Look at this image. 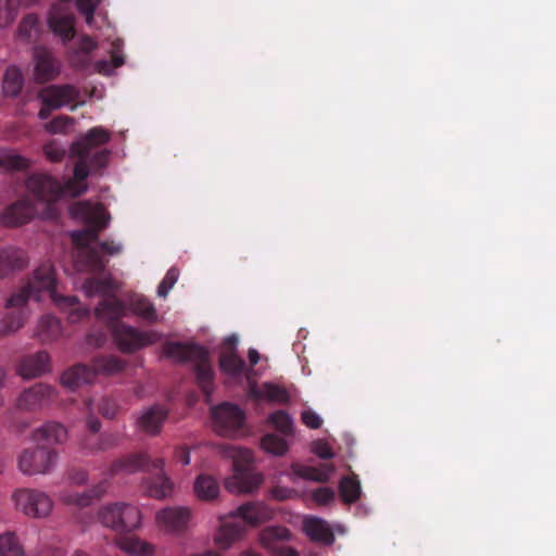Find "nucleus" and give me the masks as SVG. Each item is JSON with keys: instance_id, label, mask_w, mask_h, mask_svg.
I'll return each mask as SVG.
<instances>
[{"instance_id": "f257e3e1", "label": "nucleus", "mask_w": 556, "mask_h": 556, "mask_svg": "<svg viewBox=\"0 0 556 556\" xmlns=\"http://www.w3.org/2000/svg\"><path fill=\"white\" fill-rule=\"evenodd\" d=\"M55 269L50 262L38 266L31 278L16 293H13L7 308H13L0 320V338L14 333L22 328L28 318L26 304L30 298L41 300L42 293H47L55 306L72 324L78 323L89 316V308L85 307L77 296L62 295L56 292Z\"/></svg>"}, {"instance_id": "f03ea898", "label": "nucleus", "mask_w": 556, "mask_h": 556, "mask_svg": "<svg viewBox=\"0 0 556 556\" xmlns=\"http://www.w3.org/2000/svg\"><path fill=\"white\" fill-rule=\"evenodd\" d=\"M71 214L83 218L88 224L87 228L71 233L73 242L80 249L75 260L77 269L90 274H102L108 261L103 260L98 249L90 247V243L98 241L99 232L108 226L109 215L101 205L93 206L88 202L73 204Z\"/></svg>"}, {"instance_id": "7ed1b4c3", "label": "nucleus", "mask_w": 556, "mask_h": 556, "mask_svg": "<svg viewBox=\"0 0 556 556\" xmlns=\"http://www.w3.org/2000/svg\"><path fill=\"white\" fill-rule=\"evenodd\" d=\"M78 161L74 167V177L63 185L47 174H33L26 180L27 191L45 204L56 202L63 195L79 197L88 189L86 179L89 176V157L77 155Z\"/></svg>"}, {"instance_id": "20e7f679", "label": "nucleus", "mask_w": 556, "mask_h": 556, "mask_svg": "<svg viewBox=\"0 0 556 556\" xmlns=\"http://www.w3.org/2000/svg\"><path fill=\"white\" fill-rule=\"evenodd\" d=\"M164 460L162 458H152L147 453L131 454L112 463L110 467L111 475L132 473L144 470L150 473L144 479V489L149 496L162 500L169 496L173 492V483L163 472Z\"/></svg>"}, {"instance_id": "39448f33", "label": "nucleus", "mask_w": 556, "mask_h": 556, "mask_svg": "<svg viewBox=\"0 0 556 556\" xmlns=\"http://www.w3.org/2000/svg\"><path fill=\"white\" fill-rule=\"evenodd\" d=\"M163 354L179 363L191 362L199 388L210 399L213 392L214 371L208 351L197 343L165 342Z\"/></svg>"}, {"instance_id": "423d86ee", "label": "nucleus", "mask_w": 556, "mask_h": 556, "mask_svg": "<svg viewBox=\"0 0 556 556\" xmlns=\"http://www.w3.org/2000/svg\"><path fill=\"white\" fill-rule=\"evenodd\" d=\"M273 510L264 503H245L239 506L229 518L223 521L215 541L220 548H228L230 544L242 536L245 531V523L257 526L269 520Z\"/></svg>"}, {"instance_id": "0eeeda50", "label": "nucleus", "mask_w": 556, "mask_h": 556, "mask_svg": "<svg viewBox=\"0 0 556 556\" xmlns=\"http://www.w3.org/2000/svg\"><path fill=\"white\" fill-rule=\"evenodd\" d=\"M233 475L226 480V489L231 493H251L263 482V477L251 470L252 453L249 450L231 448Z\"/></svg>"}, {"instance_id": "6e6552de", "label": "nucleus", "mask_w": 556, "mask_h": 556, "mask_svg": "<svg viewBox=\"0 0 556 556\" xmlns=\"http://www.w3.org/2000/svg\"><path fill=\"white\" fill-rule=\"evenodd\" d=\"M58 452L46 445L25 447L17 455V468L25 476L48 475L58 463Z\"/></svg>"}, {"instance_id": "1a4fd4ad", "label": "nucleus", "mask_w": 556, "mask_h": 556, "mask_svg": "<svg viewBox=\"0 0 556 556\" xmlns=\"http://www.w3.org/2000/svg\"><path fill=\"white\" fill-rule=\"evenodd\" d=\"M111 333L118 350L127 354L135 353L162 339V334L155 330H139L125 323L116 324Z\"/></svg>"}, {"instance_id": "9d476101", "label": "nucleus", "mask_w": 556, "mask_h": 556, "mask_svg": "<svg viewBox=\"0 0 556 556\" xmlns=\"http://www.w3.org/2000/svg\"><path fill=\"white\" fill-rule=\"evenodd\" d=\"M99 520L108 528L118 531H132L140 526L141 514L137 506L114 503L99 510Z\"/></svg>"}, {"instance_id": "9b49d317", "label": "nucleus", "mask_w": 556, "mask_h": 556, "mask_svg": "<svg viewBox=\"0 0 556 556\" xmlns=\"http://www.w3.org/2000/svg\"><path fill=\"white\" fill-rule=\"evenodd\" d=\"M11 497L15 508L31 518H45L53 507V502L49 495L35 489H16Z\"/></svg>"}, {"instance_id": "f8f14e48", "label": "nucleus", "mask_w": 556, "mask_h": 556, "mask_svg": "<svg viewBox=\"0 0 556 556\" xmlns=\"http://www.w3.org/2000/svg\"><path fill=\"white\" fill-rule=\"evenodd\" d=\"M211 417L219 435H232L243 426L245 415L238 405L224 402L211 408Z\"/></svg>"}, {"instance_id": "ddd939ff", "label": "nucleus", "mask_w": 556, "mask_h": 556, "mask_svg": "<svg viewBox=\"0 0 556 556\" xmlns=\"http://www.w3.org/2000/svg\"><path fill=\"white\" fill-rule=\"evenodd\" d=\"M58 399L56 390L47 383H36L24 390L17 399V408L25 412H37L48 407Z\"/></svg>"}, {"instance_id": "4468645a", "label": "nucleus", "mask_w": 556, "mask_h": 556, "mask_svg": "<svg viewBox=\"0 0 556 556\" xmlns=\"http://www.w3.org/2000/svg\"><path fill=\"white\" fill-rule=\"evenodd\" d=\"M290 535L285 527H268L261 531L260 542L275 556H299L296 551L286 544Z\"/></svg>"}, {"instance_id": "2eb2a0df", "label": "nucleus", "mask_w": 556, "mask_h": 556, "mask_svg": "<svg viewBox=\"0 0 556 556\" xmlns=\"http://www.w3.org/2000/svg\"><path fill=\"white\" fill-rule=\"evenodd\" d=\"M38 213L35 204L28 198H23L7 206L0 217L5 227H17L29 223Z\"/></svg>"}, {"instance_id": "dca6fc26", "label": "nucleus", "mask_w": 556, "mask_h": 556, "mask_svg": "<svg viewBox=\"0 0 556 556\" xmlns=\"http://www.w3.org/2000/svg\"><path fill=\"white\" fill-rule=\"evenodd\" d=\"M34 61L35 78L38 83H47L59 76L61 72V63L47 48H35Z\"/></svg>"}, {"instance_id": "f3484780", "label": "nucleus", "mask_w": 556, "mask_h": 556, "mask_svg": "<svg viewBox=\"0 0 556 556\" xmlns=\"http://www.w3.org/2000/svg\"><path fill=\"white\" fill-rule=\"evenodd\" d=\"M42 104L52 109H60L76 101L78 90L72 85H50L38 93Z\"/></svg>"}, {"instance_id": "a211bd4d", "label": "nucleus", "mask_w": 556, "mask_h": 556, "mask_svg": "<svg viewBox=\"0 0 556 556\" xmlns=\"http://www.w3.org/2000/svg\"><path fill=\"white\" fill-rule=\"evenodd\" d=\"M94 315L111 331L116 324H124L121 319L127 315V304L114 295L105 296L96 307Z\"/></svg>"}, {"instance_id": "6ab92c4d", "label": "nucleus", "mask_w": 556, "mask_h": 556, "mask_svg": "<svg viewBox=\"0 0 556 556\" xmlns=\"http://www.w3.org/2000/svg\"><path fill=\"white\" fill-rule=\"evenodd\" d=\"M48 24L63 41H70L75 36V16L70 10L54 5L49 13Z\"/></svg>"}, {"instance_id": "aec40b11", "label": "nucleus", "mask_w": 556, "mask_h": 556, "mask_svg": "<svg viewBox=\"0 0 556 556\" xmlns=\"http://www.w3.org/2000/svg\"><path fill=\"white\" fill-rule=\"evenodd\" d=\"M191 510L187 507H166L156 514V521L168 532H181L187 529Z\"/></svg>"}, {"instance_id": "412c9836", "label": "nucleus", "mask_w": 556, "mask_h": 556, "mask_svg": "<svg viewBox=\"0 0 556 556\" xmlns=\"http://www.w3.org/2000/svg\"><path fill=\"white\" fill-rule=\"evenodd\" d=\"M168 417V410L162 405H153L144 409L139 416L137 424L141 431L149 435H157L163 424Z\"/></svg>"}, {"instance_id": "4be33fe9", "label": "nucleus", "mask_w": 556, "mask_h": 556, "mask_svg": "<svg viewBox=\"0 0 556 556\" xmlns=\"http://www.w3.org/2000/svg\"><path fill=\"white\" fill-rule=\"evenodd\" d=\"M111 134L102 127H93L72 146L75 155L90 156L92 149L110 141Z\"/></svg>"}, {"instance_id": "5701e85b", "label": "nucleus", "mask_w": 556, "mask_h": 556, "mask_svg": "<svg viewBox=\"0 0 556 556\" xmlns=\"http://www.w3.org/2000/svg\"><path fill=\"white\" fill-rule=\"evenodd\" d=\"M49 370L50 357L45 351L23 357L17 366V374L25 379L38 377Z\"/></svg>"}, {"instance_id": "b1692460", "label": "nucleus", "mask_w": 556, "mask_h": 556, "mask_svg": "<svg viewBox=\"0 0 556 556\" xmlns=\"http://www.w3.org/2000/svg\"><path fill=\"white\" fill-rule=\"evenodd\" d=\"M28 264L26 253L15 247L0 249V278L9 276L14 270H21Z\"/></svg>"}, {"instance_id": "393cba45", "label": "nucleus", "mask_w": 556, "mask_h": 556, "mask_svg": "<svg viewBox=\"0 0 556 556\" xmlns=\"http://www.w3.org/2000/svg\"><path fill=\"white\" fill-rule=\"evenodd\" d=\"M94 370L90 365L76 364L66 369L61 376V383L70 390H76L94 380Z\"/></svg>"}, {"instance_id": "a878e982", "label": "nucleus", "mask_w": 556, "mask_h": 556, "mask_svg": "<svg viewBox=\"0 0 556 556\" xmlns=\"http://www.w3.org/2000/svg\"><path fill=\"white\" fill-rule=\"evenodd\" d=\"M251 395L255 400H264L270 403L285 405L290 402V393L278 383L263 382L260 388H252Z\"/></svg>"}, {"instance_id": "bb28decb", "label": "nucleus", "mask_w": 556, "mask_h": 556, "mask_svg": "<svg viewBox=\"0 0 556 556\" xmlns=\"http://www.w3.org/2000/svg\"><path fill=\"white\" fill-rule=\"evenodd\" d=\"M303 529L307 536L324 545H331L334 541V534L328 523L317 517H307L304 520Z\"/></svg>"}, {"instance_id": "cd10ccee", "label": "nucleus", "mask_w": 556, "mask_h": 556, "mask_svg": "<svg viewBox=\"0 0 556 556\" xmlns=\"http://www.w3.org/2000/svg\"><path fill=\"white\" fill-rule=\"evenodd\" d=\"M127 312L138 316L149 324H155L159 315L154 304L144 295L135 293L127 301Z\"/></svg>"}, {"instance_id": "c85d7f7f", "label": "nucleus", "mask_w": 556, "mask_h": 556, "mask_svg": "<svg viewBox=\"0 0 556 556\" xmlns=\"http://www.w3.org/2000/svg\"><path fill=\"white\" fill-rule=\"evenodd\" d=\"M31 438L34 441L62 444L67 439V430L58 421H47L33 431Z\"/></svg>"}, {"instance_id": "c756f323", "label": "nucleus", "mask_w": 556, "mask_h": 556, "mask_svg": "<svg viewBox=\"0 0 556 556\" xmlns=\"http://www.w3.org/2000/svg\"><path fill=\"white\" fill-rule=\"evenodd\" d=\"M293 473L302 479L316 482H327L334 467L331 464H320L319 466L293 465Z\"/></svg>"}, {"instance_id": "7c9ffc66", "label": "nucleus", "mask_w": 556, "mask_h": 556, "mask_svg": "<svg viewBox=\"0 0 556 556\" xmlns=\"http://www.w3.org/2000/svg\"><path fill=\"white\" fill-rule=\"evenodd\" d=\"M92 370H94V378L98 375H115L125 369L127 366L126 361L114 356V355H101L97 356L92 361V365H90Z\"/></svg>"}, {"instance_id": "2f4dec72", "label": "nucleus", "mask_w": 556, "mask_h": 556, "mask_svg": "<svg viewBox=\"0 0 556 556\" xmlns=\"http://www.w3.org/2000/svg\"><path fill=\"white\" fill-rule=\"evenodd\" d=\"M62 334V327L60 320L52 315H45L40 318L36 336L43 342H52Z\"/></svg>"}, {"instance_id": "473e14b6", "label": "nucleus", "mask_w": 556, "mask_h": 556, "mask_svg": "<svg viewBox=\"0 0 556 556\" xmlns=\"http://www.w3.org/2000/svg\"><path fill=\"white\" fill-rule=\"evenodd\" d=\"M109 488V481L106 479L100 481L91 490L84 493H72L64 496V501L67 504L85 507L88 506L92 498L101 497Z\"/></svg>"}, {"instance_id": "72a5a7b5", "label": "nucleus", "mask_w": 556, "mask_h": 556, "mask_svg": "<svg viewBox=\"0 0 556 556\" xmlns=\"http://www.w3.org/2000/svg\"><path fill=\"white\" fill-rule=\"evenodd\" d=\"M194 493L203 501H211L218 496L219 484L210 475H200L194 481Z\"/></svg>"}, {"instance_id": "f704fd0d", "label": "nucleus", "mask_w": 556, "mask_h": 556, "mask_svg": "<svg viewBox=\"0 0 556 556\" xmlns=\"http://www.w3.org/2000/svg\"><path fill=\"white\" fill-rule=\"evenodd\" d=\"M24 86V77L21 70L11 65L5 70L2 81V90L7 97H16Z\"/></svg>"}, {"instance_id": "c9c22d12", "label": "nucleus", "mask_w": 556, "mask_h": 556, "mask_svg": "<svg viewBox=\"0 0 556 556\" xmlns=\"http://www.w3.org/2000/svg\"><path fill=\"white\" fill-rule=\"evenodd\" d=\"M219 367L226 375L239 377L244 371L245 363L236 351H224L219 357Z\"/></svg>"}, {"instance_id": "e433bc0d", "label": "nucleus", "mask_w": 556, "mask_h": 556, "mask_svg": "<svg viewBox=\"0 0 556 556\" xmlns=\"http://www.w3.org/2000/svg\"><path fill=\"white\" fill-rule=\"evenodd\" d=\"M119 438L116 433H102L97 439L87 438L83 442V448L90 453L105 452L118 445Z\"/></svg>"}, {"instance_id": "4c0bfd02", "label": "nucleus", "mask_w": 556, "mask_h": 556, "mask_svg": "<svg viewBox=\"0 0 556 556\" xmlns=\"http://www.w3.org/2000/svg\"><path fill=\"white\" fill-rule=\"evenodd\" d=\"M28 159L11 149H0V173L5 170H23L28 168Z\"/></svg>"}, {"instance_id": "58836bf2", "label": "nucleus", "mask_w": 556, "mask_h": 556, "mask_svg": "<svg viewBox=\"0 0 556 556\" xmlns=\"http://www.w3.org/2000/svg\"><path fill=\"white\" fill-rule=\"evenodd\" d=\"M39 31L40 23L38 16L29 13L21 21L16 36L21 41L31 42L37 39Z\"/></svg>"}, {"instance_id": "ea45409f", "label": "nucleus", "mask_w": 556, "mask_h": 556, "mask_svg": "<svg viewBox=\"0 0 556 556\" xmlns=\"http://www.w3.org/2000/svg\"><path fill=\"white\" fill-rule=\"evenodd\" d=\"M339 492L346 504L355 503L361 495V484L355 475L342 477L339 483Z\"/></svg>"}, {"instance_id": "a19ab883", "label": "nucleus", "mask_w": 556, "mask_h": 556, "mask_svg": "<svg viewBox=\"0 0 556 556\" xmlns=\"http://www.w3.org/2000/svg\"><path fill=\"white\" fill-rule=\"evenodd\" d=\"M121 548L131 556H152L154 553L153 545L135 536L123 539Z\"/></svg>"}, {"instance_id": "79ce46f5", "label": "nucleus", "mask_w": 556, "mask_h": 556, "mask_svg": "<svg viewBox=\"0 0 556 556\" xmlns=\"http://www.w3.org/2000/svg\"><path fill=\"white\" fill-rule=\"evenodd\" d=\"M268 421L281 434L288 437L294 432V422L292 417L282 409L276 410L268 416Z\"/></svg>"}, {"instance_id": "37998d69", "label": "nucleus", "mask_w": 556, "mask_h": 556, "mask_svg": "<svg viewBox=\"0 0 556 556\" xmlns=\"http://www.w3.org/2000/svg\"><path fill=\"white\" fill-rule=\"evenodd\" d=\"M1 556H24V551L14 532L0 534Z\"/></svg>"}, {"instance_id": "c03bdc74", "label": "nucleus", "mask_w": 556, "mask_h": 556, "mask_svg": "<svg viewBox=\"0 0 556 556\" xmlns=\"http://www.w3.org/2000/svg\"><path fill=\"white\" fill-rule=\"evenodd\" d=\"M23 0H0V27L11 25L17 16Z\"/></svg>"}, {"instance_id": "a18cd8bd", "label": "nucleus", "mask_w": 556, "mask_h": 556, "mask_svg": "<svg viewBox=\"0 0 556 556\" xmlns=\"http://www.w3.org/2000/svg\"><path fill=\"white\" fill-rule=\"evenodd\" d=\"M83 289L87 296L106 295L113 289V285L110 279L88 278L85 280Z\"/></svg>"}, {"instance_id": "49530a36", "label": "nucleus", "mask_w": 556, "mask_h": 556, "mask_svg": "<svg viewBox=\"0 0 556 556\" xmlns=\"http://www.w3.org/2000/svg\"><path fill=\"white\" fill-rule=\"evenodd\" d=\"M261 445L266 452L276 456L283 455L288 450L286 440L275 433L265 434L262 438Z\"/></svg>"}, {"instance_id": "de8ad7c7", "label": "nucleus", "mask_w": 556, "mask_h": 556, "mask_svg": "<svg viewBox=\"0 0 556 556\" xmlns=\"http://www.w3.org/2000/svg\"><path fill=\"white\" fill-rule=\"evenodd\" d=\"M178 276L179 271L177 268H169L157 287V295L161 298H165L170 291V289L174 287V285L177 282Z\"/></svg>"}, {"instance_id": "09e8293b", "label": "nucleus", "mask_w": 556, "mask_h": 556, "mask_svg": "<svg viewBox=\"0 0 556 556\" xmlns=\"http://www.w3.org/2000/svg\"><path fill=\"white\" fill-rule=\"evenodd\" d=\"M73 123L74 119L70 116H58L46 125V129L52 134H64Z\"/></svg>"}, {"instance_id": "8fccbe9b", "label": "nucleus", "mask_w": 556, "mask_h": 556, "mask_svg": "<svg viewBox=\"0 0 556 556\" xmlns=\"http://www.w3.org/2000/svg\"><path fill=\"white\" fill-rule=\"evenodd\" d=\"M43 153L49 161L56 163L63 160L66 154V150L60 143L50 141L43 146Z\"/></svg>"}, {"instance_id": "3c124183", "label": "nucleus", "mask_w": 556, "mask_h": 556, "mask_svg": "<svg viewBox=\"0 0 556 556\" xmlns=\"http://www.w3.org/2000/svg\"><path fill=\"white\" fill-rule=\"evenodd\" d=\"M119 406L116 400L112 397H102L98 404V412L108 419L114 418L118 413Z\"/></svg>"}, {"instance_id": "603ef678", "label": "nucleus", "mask_w": 556, "mask_h": 556, "mask_svg": "<svg viewBox=\"0 0 556 556\" xmlns=\"http://www.w3.org/2000/svg\"><path fill=\"white\" fill-rule=\"evenodd\" d=\"M97 5L93 0H76L77 10L84 15L85 22L89 26H91L94 21Z\"/></svg>"}, {"instance_id": "864d4df0", "label": "nucleus", "mask_w": 556, "mask_h": 556, "mask_svg": "<svg viewBox=\"0 0 556 556\" xmlns=\"http://www.w3.org/2000/svg\"><path fill=\"white\" fill-rule=\"evenodd\" d=\"M312 497L318 505H326L334 498V491L327 486L318 488L313 492Z\"/></svg>"}, {"instance_id": "5fc2aeb1", "label": "nucleus", "mask_w": 556, "mask_h": 556, "mask_svg": "<svg viewBox=\"0 0 556 556\" xmlns=\"http://www.w3.org/2000/svg\"><path fill=\"white\" fill-rule=\"evenodd\" d=\"M302 422L309 429H319L321 427V418L312 409H305L301 414Z\"/></svg>"}, {"instance_id": "6e6d98bb", "label": "nucleus", "mask_w": 556, "mask_h": 556, "mask_svg": "<svg viewBox=\"0 0 556 556\" xmlns=\"http://www.w3.org/2000/svg\"><path fill=\"white\" fill-rule=\"evenodd\" d=\"M110 151L106 149L97 151L90 159V164L97 168L105 167L109 161Z\"/></svg>"}, {"instance_id": "4d7b16f0", "label": "nucleus", "mask_w": 556, "mask_h": 556, "mask_svg": "<svg viewBox=\"0 0 556 556\" xmlns=\"http://www.w3.org/2000/svg\"><path fill=\"white\" fill-rule=\"evenodd\" d=\"M313 452L321 459H330L333 457L331 447L323 441H317L314 444Z\"/></svg>"}, {"instance_id": "13d9d810", "label": "nucleus", "mask_w": 556, "mask_h": 556, "mask_svg": "<svg viewBox=\"0 0 556 556\" xmlns=\"http://www.w3.org/2000/svg\"><path fill=\"white\" fill-rule=\"evenodd\" d=\"M100 250L108 255H117L122 252L123 245L114 241H101Z\"/></svg>"}, {"instance_id": "bf43d9fd", "label": "nucleus", "mask_w": 556, "mask_h": 556, "mask_svg": "<svg viewBox=\"0 0 556 556\" xmlns=\"http://www.w3.org/2000/svg\"><path fill=\"white\" fill-rule=\"evenodd\" d=\"M270 494L274 498H277L279 501H285V500H288L291 494H292V490L289 489V488H285V486H274L271 490H270Z\"/></svg>"}, {"instance_id": "052dcab7", "label": "nucleus", "mask_w": 556, "mask_h": 556, "mask_svg": "<svg viewBox=\"0 0 556 556\" xmlns=\"http://www.w3.org/2000/svg\"><path fill=\"white\" fill-rule=\"evenodd\" d=\"M119 49V41L113 42V50L111 54L112 63L114 67H119L124 64L123 55L117 51Z\"/></svg>"}, {"instance_id": "680f3d73", "label": "nucleus", "mask_w": 556, "mask_h": 556, "mask_svg": "<svg viewBox=\"0 0 556 556\" xmlns=\"http://www.w3.org/2000/svg\"><path fill=\"white\" fill-rule=\"evenodd\" d=\"M175 457L184 466H187L190 464V453H189L188 447H186V446L178 447L175 452Z\"/></svg>"}, {"instance_id": "e2e57ef3", "label": "nucleus", "mask_w": 556, "mask_h": 556, "mask_svg": "<svg viewBox=\"0 0 556 556\" xmlns=\"http://www.w3.org/2000/svg\"><path fill=\"white\" fill-rule=\"evenodd\" d=\"M96 48H97L96 41L88 36H84L79 41V49L83 52L89 53V52L93 51Z\"/></svg>"}, {"instance_id": "0e129e2a", "label": "nucleus", "mask_w": 556, "mask_h": 556, "mask_svg": "<svg viewBox=\"0 0 556 556\" xmlns=\"http://www.w3.org/2000/svg\"><path fill=\"white\" fill-rule=\"evenodd\" d=\"M87 428L92 433H98L101 429V421L93 415H89L86 420Z\"/></svg>"}, {"instance_id": "69168bd1", "label": "nucleus", "mask_w": 556, "mask_h": 556, "mask_svg": "<svg viewBox=\"0 0 556 556\" xmlns=\"http://www.w3.org/2000/svg\"><path fill=\"white\" fill-rule=\"evenodd\" d=\"M88 480V473L85 470H77L71 475V481L75 484H84Z\"/></svg>"}, {"instance_id": "338daca9", "label": "nucleus", "mask_w": 556, "mask_h": 556, "mask_svg": "<svg viewBox=\"0 0 556 556\" xmlns=\"http://www.w3.org/2000/svg\"><path fill=\"white\" fill-rule=\"evenodd\" d=\"M248 358L251 366H255L260 361V354L256 350L250 349L248 352Z\"/></svg>"}, {"instance_id": "774afa93", "label": "nucleus", "mask_w": 556, "mask_h": 556, "mask_svg": "<svg viewBox=\"0 0 556 556\" xmlns=\"http://www.w3.org/2000/svg\"><path fill=\"white\" fill-rule=\"evenodd\" d=\"M54 109L50 108L49 105H46V104H42L41 109L39 110V113H38V116L40 119H47L51 112L53 111Z\"/></svg>"}]
</instances>
